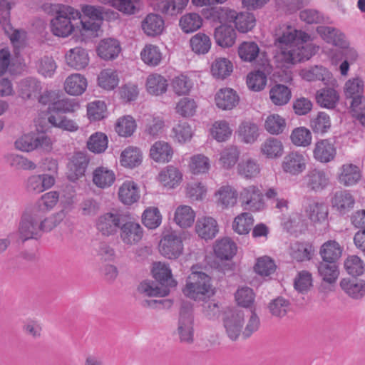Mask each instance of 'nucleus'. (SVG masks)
Returning a JSON list of instances; mask_svg holds the SVG:
<instances>
[{"mask_svg":"<svg viewBox=\"0 0 365 365\" xmlns=\"http://www.w3.org/2000/svg\"><path fill=\"white\" fill-rule=\"evenodd\" d=\"M142 61L150 66H158L162 59V53L159 48L154 45H146L140 53Z\"/></svg>","mask_w":365,"mask_h":365,"instance_id":"55","label":"nucleus"},{"mask_svg":"<svg viewBox=\"0 0 365 365\" xmlns=\"http://www.w3.org/2000/svg\"><path fill=\"white\" fill-rule=\"evenodd\" d=\"M120 237L127 245L137 244L143 236V229L140 225L133 220L125 217L120 227Z\"/></svg>","mask_w":365,"mask_h":365,"instance_id":"12","label":"nucleus"},{"mask_svg":"<svg viewBox=\"0 0 365 365\" xmlns=\"http://www.w3.org/2000/svg\"><path fill=\"white\" fill-rule=\"evenodd\" d=\"M254 219L250 213L242 212L235 217L232 222V228L239 235H246L250 231Z\"/></svg>","mask_w":365,"mask_h":365,"instance_id":"53","label":"nucleus"},{"mask_svg":"<svg viewBox=\"0 0 365 365\" xmlns=\"http://www.w3.org/2000/svg\"><path fill=\"white\" fill-rule=\"evenodd\" d=\"M79 108V105L74 99L64 98L53 101L48 107L49 113H54L56 116L59 113H71Z\"/></svg>","mask_w":365,"mask_h":365,"instance_id":"47","label":"nucleus"},{"mask_svg":"<svg viewBox=\"0 0 365 365\" xmlns=\"http://www.w3.org/2000/svg\"><path fill=\"white\" fill-rule=\"evenodd\" d=\"M291 96L290 89L282 84L274 85L269 91L270 99L276 106L286 105L289 101Z\"/></svg>","mask_w":365,"mask_h":365,"instance_id":"46","label":"nucleus"},{"mask_svg":"<svg viewBox=\"0 0 365 365\" xmlns=\"http://www.w3.org/2000/svg\"><path fill=\"white\" fill-rule=\"evenodd\" d=\"M342 251V247L336 241L329 240L321 246L319 254L323 261H331L333 263H337Z\"/></svg>","mask_w":365,"mask_h":365,"instance_id":"33","label":"nucleus"},{"mask_svg":"<svg viewBox=\"0 0 365 365\" xmlns=\"http://www.w3.org/2000/svg\"><path fill=\"white\" fill-rule=\"evenodd\" d=\"M56 16L51 21V30L53 35L67 37L74 30L73 20L81 19V12L74 8L63 4L53 5Z\"/></svg>","mask_w":365,"mask_h":365,"instance_id":"3","label":"nucleus"},{"mask_svg":"<svg viewBox=\"0 0 365 365\" xmlns=\"http://www.w3.org/2000/svg\"><path fill=\"white\" fill-rule=\"evenodd\" d=\"M355 200L352 195L347 190L336 192L332 198V205L340 214L344 215L354 205Z\"/></svg>","mask_w":365,"mask_h":365,"instance_id":"31","label":"nucleus"},{"mask_svg":"<svg viewBox=\"0 0 365 365\" xmlns=\"http://www.w3.org/2000/svg\"><path fill=\"white\" fill-rule=\"evenodd\" d=\"M307 164V158L304 153L292 151L284 157L282 168L285 173L291 176H298L305 170Z\"/></svg>","mask_w":365,"mask_h":365,"instance_id":"10","label":"nucleus"},{"mask_svg":"<svg viewBox=\"0 0 365 365\" xmlns=\"http://www.w3.org/2000/svg\"><path fill=\"white\" fill-rule=\"evenodd\" d=\"M64 88L65 91L71 96L81 95L87 88L86 78L79 73L72 74L66 78Z\"/></svg>","mask_w":365,"mask_h":365,"instance_id":"32","label":"nucleus"},{"mask_svg":"<svg viewBox=\"0 0 365 365\" xmlns=\"http://www.w3.org/2000/svg\"><path fill=\"white\" fill-rule=\"evenodd\" d=\"M52 145L51 137L45 132L24 134L15 141L16 148L24 152L35 150L49 152L52 149Z\"/></svg>","mask_w":365,"mask_h":365,"instance_id":"5","label":"nucleus"},{"mask_svg":"<svg viewBox=\"0 0 365 365\" xmlns=\"http://www.w3.org/2000/svg\"><path fill=\"white\" fill-rule=\"evenodd\" d=\"M136 128V123L130 115L120 118L115 125V131L123 137L130 136Z\"/></svg>","mask_w":365,"mask_h":365,"instance_id":"64","label":"nucleus"},{"mask_svg":"<svg viewBox=\"0 0 365 365\" xmlns=\"http://www.w3.org/2000/svg\"><path fill=\"white\" fill-rule=\"evenodd\" d=\"M55 179L49 175H32L28 179L27 187L29 190L39 193L51 187Z\"/></svg>","mask_w":365,"mask_h":365,"instance_id":"38","label":"nucleus"},{"mask_svg":"<svg viewBox=\"0 0 365 365\" xmlns=\"http://www.w3.org/2000/svg\"><path fill=\"white\" fill-rule=\"evenodd\" d=\"M41 90V82L33 77H27L21 80L18 85L19 95L24 100H35Z\"/></svg>","mask_w":365,"mask_h":365,"instance_id":"20","label":"nucleus"},{"mask_svg":"<svg viewBox=\"0 0 365 365\" xmlns=\"http://www.w3.org/2000/svg\"><path fill=\"white\" fill-rule=\"evenodd\" d=\"M334 88H323L317 91L315 98L320 107L333 109L336 106L339 101V94Z\"/></svg>","mask_w":365,"mask_h":365,"instance_id":"27","label":"nucleus"},{"mask_svg":"<svg viewBox=\"0 0 365 365\" xmlns=\"http://www.w3.org/2000/svg\"><path fill=\"white\" fill-rule=\"evenodd\" d=\"M145 86L148 93L158 96L167 91L168 83L161 75L153 73L148 76Z\"/></svg>","mask_w":365,"mask_h":365,"instance_id":"34","label":"nucleus"},{"mask_svg":"<svg viewBox=\"0 0 365 365\" xmlns=\"http://www.w3.org/2000/svg\"><path fill=\"white\" fill-rule=\"evenodd\" d=\"M89 160L82 152H77L71 157L68 164V178L75 182L85 175L88 168Z\"/></svg>","mask_w":365,"mask_h":365,"instance_id":"16","label":"nucleus"},{"mask_svg":"<svg viewBox=\"0 0 365 365\" xmlns=\"http://www.w3.org/2000/svg\"><path fill=\"white\" fill-rule=\"evenodd\" d=\"M120 200L125 205H132L140 197L137 185L133 181H125L118 190Z\"/></svg>","mask_w":365,"mask_h":365,"instance_id":"39","label":"nucleus"},{"mask_svg":"<svg viewBox=\"0 0 365 365\" xmlns=\"http://www.w3.org/2000/svg\"><path fill=\"white\" fill-rule=\"evenodd\" d=\"M364 82L359 76L348 79L344 86V93L346 100H352L354 98L364 95Z\"/></svg>","mask_w":365,"mask_h":365,"instance_id":"42","label":"nucleus"},{"mask_svg":"<svg viewBox=\"0 0 365 365\" xmlns=\"http://www.w3.org/2000/svg\"><path fill=\"white\" fill-rule=\"evenodd\" d=\"M238 133L246 143H254L259 136L258 126L250 121L242 122L240 125Z\"/></svg>","mask_w":365,"mask_h":365,"instance_id":"57","label":"nucleus"},{"mask_svg":"<svg viewBox=\"0 0 365 365\" xmlns=\"http://www.w3.org/2000/svg\"><path fill=\"white\" fill-rule=\"evenodd\" d=\"M182 292L195 301H205L215 294L211 277L202 272H192L186 280Z\"/></svg>","mask_w":365,"mask_h":365,"instance_id":"4","label":"nucleus"},{"mask_svg":"<svg viewBox=\"0 0 365 365\" xmlns=\"http://www.w3.org/2000/svg\"><path fill=\"white\" fill-rule=\"evenodd\" d=\"M183 243L182 237L175 232L163 236L160 242V252L168 259H177L182 253Z\"/></svg>","mask_w":365,"mask_h":365,"instance_id":"8","label":"nucleus"},{"mask_svg":"<svg viewBox=\"0 0 365 365\" xmlns=\"http://www.w3.org/2000/svg\"><path fill=\"white\" fill-rule=\"evenodd\" d=\"M108 138L103 133H95L87 142L88 149L94 153H103L108 147Z\"/></svg>","mask_w":365,"mask_h":365,"instance_id":"60","label":"nucleus"},{"mask_svg":"<svg viewBox=\"0 0 365 365\" xmlns=\"http://www.w3.org/2000/svg\"><path fill=\"white\" fill-rule=\"evenodd\" d=\"M267 74L259 70L250 72L247 76V85L253 91L263 90L267 84Z\"/></svg>","mask_w":365,"mask_h":365,"instance_id":"59","label":"nucleus"},{"mask_svg":"<svg viewBox=\"0 0 365 365\" xmlns=\"http://www.w3.org/2000/svg\"><path fill=\"white\" fill-rule=\"evenodd\" d=\"M142 153L140 150L135 147L126 148L120 155V164L125 168H133L140 164Z\"/></svg>","mask_w":365,"mask_h":365,"instance_id":"45","label":"nucleus"},{"mask_svg":"<svg viewBox=\"0 0 365 365\" xmlns=\"http://www.w3.org/2000/svg\"><path fill=\"white\" fill-rule=\"evenodd\" d=\"M214 38L216 43L220 47L230 48L235 43L237 33L232 26L221 24L215 28Z\"/></svg>","mask_w":365,"mask_h":365,"instance_id":"21","label":"nucleus"},{"mask_svg":"<svg viewBox=\"0 0 365 365\" xmlns=\"http://www.w3.org/2000/svg\"><path fill=\"white\" fill-rule=\"evenodd\" d=\"M192 51L197 54H205L211 48V40L209 36L199 32L190 40Z\"/></svg>","mask_w":365,"mask_h":365,"instance_id":"49","label":"nucleus"},{"mask_svg":"<svg viewBox=\"0 0 365 365\" xmlns=\"http://www.w3.org/2000/svg\"><path fill=\"white\" fill-rule=\"evenodd\" d=\"M164 27V20L159 14L150 13L142 21V29L144 33L149 36H156L161 34Z\"/></svg>","mask_w":365,"mask_h":365,"instance_id":"26","label":"nucleus"},{"mask_svg":"<svg viewBox=\"0 0 365 365\" xmlns=\"http://www.w3.org/2000/svg\"><path fill=\"white\" fill-rule=\"evenodd\" d=\"M290 306L291 304L288 299L282 297H278L270 302L269 309L273 316L282 318L289 311Z\"/></svg>","mask_w":365,"mask_h":365,"instance_id":"62","label":"nucleus"},{"mask_svg":"<svg viewBox=\"0 0 365 365\" xmlns=\"http://www.w3.org/2000/svg\"><path fill=\"white\" fill-rule=\"evenodd\" d=\"M283 145L279 140L274 138L267 139L261 146V151L268 158L280 157L283 153Z\"/></svg>","mask_w":365,"mask_h":365,"instance_id":"51","label":"nucleus"},{"mask_svg":"<svg viewBox=\"0 0 365 365\" xmlns=\"http://www.w3.org/2000/svg\"><path fill=\"white\" fill-rule=\"evenodd\" d=\"M179 24L182 31L192 33L201 27L202 19L198 14L190 13L180 18Z\"/></svg>","mask_w":365,"mask_h":365,"instance_id":"52","label":"nucleus"},{"mask_svg":"<svg viewBox=\"0 0 365 365\" xmlns=\"http://www.w3.org/2000/svg\"><path fill=\"white\" fill-rule=\"evenodd\" d=\"M340 287L353 299H358L365 295V281L364 280L342 279Z\"/></svg>","mask_w":365,"mask_h":365,"instance_id":"36","label":"nucleus"},{"mask_svg":"<svg viewBox=\"0 0 365 365\" xmlns=\"http://www.w3.org/2000/svg\"><path fill=\"white\" fill-rule=\"evenodd\" d=\"M192 304L188 302H182L180 310L178 334L182 342L193 341V313Z\"/></svg>","mask_w":365,"mask_h":365,"instance_id":"6","label":"nucleus"},{"mask_svg":"<svg viewBox=\"0 0 365 365\" xmlns=\"http://www.w3.org/2000/svg\"><path fill=\"white\" fill-rule=\"evenodd\" d=\"M329 182L327 173L322 169L313 168L308 170L303 177V186L309 191L315 192L325 189Z\"/></svg>","mask_w":365,"mask_h":365,"instance_id":"13","label":"nucleus"},{"mask_svg":"<svg viewBox=\"0 0 365 365\" xmlns=\"http://www.w3.org/2000/svg\"><path fill=\"white\" fill-rule=\"evenodd\" d=\"M237 12L227 7H212L210 10V16L213 21H217L222 24L235 21Z\"/></svg>","mask_w":365,"mask_h":365,"instance_id":"48","label":"nucleus"},{"mask_svg":"<svg viewBox=\"0 0 365 365\" xmlns=\"http://www.w3.org/2000/svg\"><path fill=\"white\" fill-rule=\"evenodd\" d=\"M153 277L158 282L145 280L142 282L138 291L148 297H165L169 294L170 288L175 287L176 282L173 279L171 269L165 263L155 262L152 269Z\"/></svg>","mask_w":365,"mask_h":365,"instance_id":"2","label":"nucleus"},{"mask_svg":"<svg viewBox=\"0 0 365 365\" xmlns=\"http://www.w3.org/2000/svg\"><path fill=\"white\" fill-rule=\"evenodd\" d=\"M285 127V120L278 114L269 115L264 123V128L266 130L272 135L282 133Z\"/></svg>","mask_w":365,"mask_h":365,"instance_id":"63","label":"nucleus"},{"mask_svg":"<svg viewBox=\"0 0 365 365\" xmlns=\"http://www.w3.org/2000/svg\"><path fill=\"white\" fill-rule=\"evenodd\" d=\"M182 178L181 172L177 168L171 165L163 170L158 175V180L163 186L170 188H174L178 185Z\"/></svg>","mask_w":365,"mask_h":365,"instance_id":"40","label":"nucleus"},{"mask_svg":"<svg viewBox=\"0 0 365 365\" xmlns=\"http://www.w3.org/2000/svg\"><path fill=\"white\" fill-rule=\"evenodd\" d=\"M317 32L324 41L336 47H344L347 44L345 34L334 27L319 26Z\"/></svg>","mask_w":365,"mask_h":365,"instance_id":"18","label":"nucleus"},{"mask_svg":"<svg viewBox=\"0 0 365 365\" xmlns=\"http://www.w3.org/2000/svg\"><path fill=\"white\" fill-rule=\"evenodd\" d=\"M120 51L121 48L119 41L112 38L101 40L97 48L98 56L104 60L115 58Z\"/></svg>","mask_w":365,"mask_h":365,"instance_id":"28","label":"nucleus"},{"mask_svg":"<svg viewBox=\"0 0 365 365\" xmlns=\"http://www.w3.org/2000/svg\"><path fill=\"white\" fill-rule=\"evenodd\" d=\"M195 214L192 209L187 205L178 207L174 216V220L182 228L190 227L195 222Z\"/></svg>","mask_w":365,"mask_h":365,"instance_id":"43","label":"nucleus"},{"mask_svg":"<svg viewBox=\"0 0 365 365\" xmlns=\"http://www.w3.org/2000/svg\"><path fill=\"white\" fill-rule=\"evenodd\" d=\"M232 71V64L225 58H217L212 63L211 72L217 78L224 79L230 76Z\"/></svg>","mask_w":365,"mask_h":365,"instance_id":"56","label":"nucleus"},{"mask_svg":"<svg viewBox=\"0 0 365 365\" xmlns=\"http://www.w3.org/2000/svg\"><path fill=\"white\" fill-rule=\"evenodd\" d=\"M66 61L70 67L76 70H81L88 65L89 57L86 49L81 47H75L66 53Z\"/></svg>","mask_w":365,"mask_h":365,"instance_id":"25","label":"nucleus"},{"mask_svg":"<svg viewBox=\"0 0 365 365\" xmlns=\"http://www.w3.org/2000/svg\"><path fill=\"white\" fill-rule=\"evenodd\" d=\"M255 15L250 12H240L237 14L235 24L236 29L241 33L251 31L255 26Z\"/></svg>","mask_w":365,"mask_h":365,"instance_id":"58","label":"nucleus"},{"mask_svg":"<svg viewBox=\"0 0 365 365\" xmlns=\"http://www.w3.org/2000/svg\"><path fill=\"white\" fill-rule=\"evenodd\" d=\"M189 0H157L155 9L168 16H176L185 9Z\"/></svg>","mask_w":365,"mask_h":365,"instance_id":"22","label":"nucleus"},{"mask_svg":"<svg viewBox=\"0 0 365 365\" xmlns=\"http://www.w3.org/2000/svg\"><path fill=\"white\" fill-rule=\"evenodd\" d=\"M305 212L313 222H321L327 218L328 208L324 203L311 201L306 207Z\"/></svg>","mask_w":365,"mask_h":365,"instance_id":"44","label":"nucleus"},{"mask_svg":"<svg viewBox=\"0 0 365 365\" xmlns=\"http://www.w3.org/2000/svg\"><path fill=\"white\" fill-rule=\"evenodd\" d=\"M195 232L202 239L212 240L218 232L217 222L211 217L199 218L195 224Z\"/></svg>","mask_w":365,"mask_h":365,"instance_id":"24","label":"nucleus"},{"mask_svg":"<svg viewBox=\"0 0 365 365\" xmlns=\"http://www.w3.org/2000/svg\"><path fill=\"white\" fill-rule=\"evenodd\" d=\"M361 171L358 165L346 163L340 168L338 180L344 186H353L361 180Z\"/></svg>","mask_w":365,"mask_h":365,"instance_id":"23","label":"nucleus"},{"mask_svg":"<svg viewBox=\"0 0 365 365\" xmlns=\"http://www.w3.org/2000/svg\"><path fill=\"white\" fill-rule=\"evenodd\" d=\"M142 221L148 229L157 228L162 222V216L158 208L150 207L145 210L142 215Z\"/></svg>","mask_w":365,"mask_h":365,"instance_id":"61","label":"nucleus"},{"mask_svg":"<svg viewBox=\"0 0 365 365\" xmlns=\"http://www.w3.org/2000/svg\"><path fill=\"white\" fill-rule=\"evenodd\" d=\"M115 175L112 170L101 166L96 168L93 173V182L98 187H110L115 182Z\"/></svg>","mask_w":365,"mask_h":365,"instance_id":"37","label":"nucleus"},{"mask_svg":"<svg viewBox=\"0 0 365 365\" xmlns=\"http://www.w3.org/2000/svg\"><path fill=\"white\" fill-rule=\"evenodd\" d=\"M300 76L307 81H322L328 86H338V81L333 76L331 72L322 66H314L304 68L300 71Z\"/></svg>","mask_w":365,"mask_h":365,"instance_id":"9","label":"nucleus"},{"mask_svg":"<svg viewBox=\"0 0 365 365\" xmlns=\"http://www.w3.org/2000/svg\"><path fill=\"white\" fill-rule=\"evenodd\" d=\"M172 147L165 141H157L150 148V156L158 163H168L173 157Z\"/></svg>","mask_w":365,"mask_h":365,"instance_id":"30","label":"nucleus"},{"mask_svg":"<svg viewBox=\"0 0 365 365\" xmlns=\"http://www.w3.org/2000/svg\"><path fill=\"white\" fill-rule=\"evenodd\" d=\"M244 325V313L241 311L231 312L226 314L224 327L231 340H236L242 332Z\"/></svg>","mask_w":365,"mask_h":365,"instance_id":"17","label":"nucleus"},{"mask_svg":"<svg viewBox=\"0 0 365 365\" xmlns=\"http://www.w3.org/2000/svg\"><path fill=\"white\" fill-rule=\"evenodd\" d=\"M11 4L7 0H0V26L12 43L18 42L21 31L15 29L11 24Z\"/></svg>","mask_w":365,"mask_h":365,"instance_id":"14","label":"nucleus"},{"mask_svg":"<svg viewBox=\"0 0 365 365\" xmlns=\"http://www.w3.org/2000/svg\"><path fill=\"white\" fill-rule=\"evenodd\" d=\"M237 245L230 238L226 237L218 240L215 245L216 256L221 259H232L237 252Z\"/></svg>","mask_w":365,"mask_h":365,"instance_id":"41","label":"nucleus"},{"mask_svg":"<svg viewBox=\"0 0 365 365\" xmlns=\"http://www.w3.org/2000/svg\"><path fill=\"white\" fill-rule=\"evenodd\" d=\"M318 274L322 279L328 283L336 282L339 275V266L333 262L322 261L317 265Z\"/></svg>","mask_w":365,"mask_h":365,"instance_id":"35","label":"nucleus"},{"mask_svg":"<svg viewBox=\"0 0 365 365\" xmlns=\"http://www.w3.org/2000/svg\"><path fill=\"white\" fill-rule=\"evenodd\" d=\"M274 38L278 50L277 58L284 65H294L308 60L315 53V47L307 43L310 36L290 26L279 27Z\"/></svg>","mask_w":365,"mask_h":365,"instance_id":"1","label":"nucleus"},{"mask_svg":"<svg viewBox=\"0 0 365 365\" xmlns=\"http://www.w3.org/2000/svg\"><path fill=\"white\" fill-rule=\"evenodd\" d=\"M313 154L317 161L327 163L334 159L336 149L331 140H320L316 143Z\"/></svg>","mask_w":365,"mask_h":365,"instance_id":"19","label":"nucleus"},{"mask_svg":"<svg viewBox=\"0 0 365 365\" xmlns=\"http://www.w3.org/2000/svg\"><path fill=\"white\" fill-rule=\"evenodd\" d=\"M215 102L218 108L230 110L239 102V96L232 88H222L215 95Z\"/></svg>","mask_w":365,"mask_h":365,"instance_id":"29","label":"nucleus"},{"mask_svg":"<svg viewBox=\"0 0 365 365\" xmlns=\"http://www.w3.org/2000/svg\"><path fill=\"white\" fill-rule=\"evenodd\" d=\"M124 216L118 212H106L96 220V228L103 235H115L121 226Z\"/></svg>","mask_w":365,"mask_h":365,"instance_id":"11","label":"nucleus"},{"mask_svg":"<svg viewBox=\"0 0 365 365\" xmlns=\"http://www.w3.org/2000/svg\"><path fill=\"white\" fill-rule=\"evenodd\" d=\"M240 202L245 210L254 212L262 211L265 207L263 195L256 185L243 187L240 193Z\"/></svg>","mask_w":365,"mask_h":365,"instance_id":"7","label":"nucleus"},{"mask_svg":"<svg viewBox=\"0 0 365 365\" xmlns=\"http://www.w3.org/2000/svg\"><path fill=\"white\" fill-rule=\"evenodd\" d=\"M259 54V48L254 41H244L238 47V55L245 62H252Z\"/></svg>","mask_w":365,"mask_h":365,"instance_id":"50","label":"nucleus"},{"mask_svg":"<svg viewBox=\"0 0 365 365\" xmlns=\"http://www.w3.org/2000/svg\"><path fill=\"white\" fill-rule=\"evenodd\" d=\"M19 235L23 241L29 239H37L40 237L38 227L37 215L35 214L24 213L19 225Z\"/></svg>","mask_w":365,"mask_h":365,"instance_id":"15","label":"nucleus"},{"mask_svg":"<svg viewBox=\"0 0 365 365\" xmlns=\"http://www.w3.org/2000/svg\"><path fill=\"white\" fill-rule=\"evenodd\" d=\"M118 81L116 71L111 68L103 70L98 77L99 86L108 91L114 89L118 86Z\"/></svg>","mask_w":365,"mask_h":365,"instance_id":"54","label":"nucleus"}]
</instances>
